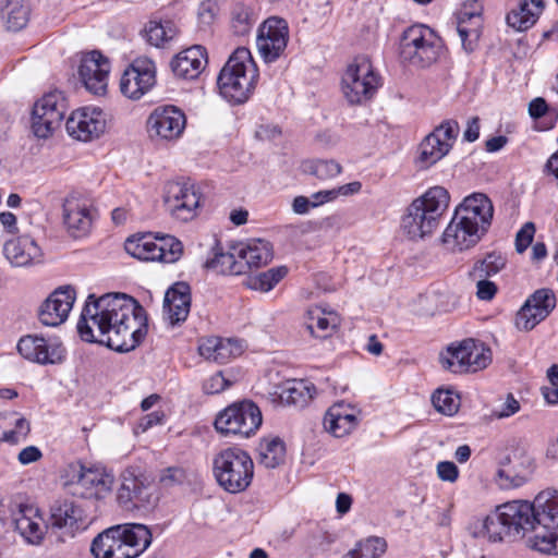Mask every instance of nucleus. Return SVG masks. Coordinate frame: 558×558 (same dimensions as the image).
<instances>
[{"label": "nucleus", "instance_id": "f257e3e1", "mask_svg": "<svg viewBox=\"0 0 558 558\" xmlns=\"http://www.w3.org/2000/svg\"><path fill=\"white\" fill-rule=\"evenodd\" d=\"M77 331L82 340L105 344L117 352L136 349L147 333L143 306L125 293L89 294L83 307Z\"/></svg>", "mask_w": 558, "mask_h": 558}, {"label": "nucleus", "instance_id": "f03ea898", "mask_svg": "<svg viewBox=\"0 0 558 558\" xmlns=\"http://www.w3.org/2000/svg\"><path fill=\"white\" fill-rule=\"evenodd\" d=\"M498 507L512 537L524 538L533 550L558 555L557 490H543L533 502L513 500Z\"/></svg>", "mask_w": 558, "mask_h": 558}, {"label": "nucleus", "instance_id": "7ed1b4c3", "mask_svg": "<svg viewBox=\"0 0 558 558\" xmlns=\"http://www.w3.org/2000/svg\"><path fill=\"white\" fill-rule=\"evenodd\" d=\"M150 530L140 523L110 526L92 542L95 558H137L151 544Z\"/></svg>", "mask_w": 558, "mask_h": 558}, {"label": "nucleus", "instance_id": "20e7f679", "mask_svg": "<svg viewBox=\"0 0 558 558\" xmlns=\"http://www.w3.org/2000/svg\"><path fill=\"white\" fill-rule=\"evenodd\" d=\"M449 193L442 186H434L414 199L402 217L401 228L411 240L423 239L438 227L439 219L448 208Z\"/></svg>", "mask_w": 558, "mask_h": 558}, {"label": "nucleus", "instance_id": "39448f33", "mask_svg": "<svg viewBox=\"0 0 558 558\" xmlns=\"http://www.w3.org/2000/svg\"><path fill=\"white\" fill-rule=\"evenodd\" d=\"M258 81V69L251 51L236 48L221 69L217 84L223 98L235 104L246 101Z\"/></svg>", "mask_w": 558, "mask_h": 558}, {"label": "nucleus", "instance_id": "423d86ee", "mask_svg": "<svg viewBox=\"0 0 558 558\" xmlns=\"http://www.w3.org/2000/svg\"><path fill=\"white\" fill-rule=\"evenodd\" d=\"M213 474L226 492H244L252 483L254 463L250 454L241 448L229 447L220 450L213 459Z\"/></svg>", "mask_w": 558, "mask_h": 558}, {"label": "nucleus", "instance_id": "0eeeda50", "mask_svg": "<svg viewBox=\"0 0 558 558\" xmlns=\"http://www.w3.org/2000/svg\"><path fill=\"white\" fill-rule=\"evenodd\" d=\"M442 50V39L424 24L409 26L400 38V59L417 68H426L435 63Z\"/></svg>", "mask_w": 558, "mask_h": 558}, {"label": "nucleus", "instance_id": "6e6552de", "mask_svg": "<svg viewBox=\"0 0 558 558\" xmlns=\"http://www.w3.org/2000/svg\"><path fill=\"white\" fill-rule=\"evenodd\" d=\"M61 478L68 492L84 499H102L112 489L113 475L100 468H86L80 462L69 463Z\"/></svg>", "mask_w": 558, "mask_h": 558}, {"label": "nucleus", "instance_id": "1a4fd4ad", "mask_svg": "<svg viewBox=\"0 0 558 558\" xmlns=\"http://www.w3.org/2000/svg\"><path fill=\"white\" fill-rule=\"evenodd\" d=\"M262 412L252 401L235 402L221 411L215 427L222 435H234L247 438L262 425Z\"/></svg>", "mask_w": 558, "mask_h": 558}, {"label": "nucleus", "instance_id": "9d476101", "mask_svg": "<svg viewBox=\"0 0 558 558\" xmlns=\"http://www.w3.org/2000/svg\"><path fill=\"white\" fill-rule=\"evenodd\" d=\"M378 85L379 78L367 57L355 58L342 76L343 95L352 105L371 99Z\"/></svg>", "mask_w": 558, "mask_h": 558}, {"label": "nucleus", "instance_id": "9b49d317", "mask_svg": "<svg viewBox=\"0 0 558 558\" xmlns=\"http://www.w3.org/2000/svg\"><path fill=\"white\" fill-rule=\"evenodd\" d=\"M68 112V102L62 92L53 90L38 99L32 112V130L36 137L48 138L58 130Z\"/></svg>", "mask_w": 558, "mask_h": 558}, {"label": "nucleus", "instance_id": "f8f14e48", "mask_svg": "<svg viewBox=\"0 0 558 558\" xmlns=\"http://www.w3.org/2000/svg\"><path fill=\"white\" fill-rule=\"evenodd\" d=\"M492 361L490 349L473 339L463 340L458 347H449L441 355L444 368L452 373H475Z\"/></svg>", "mask_w": 558, "mask_h": 558}, {"label": "nucleus", "instance_id": "ddd939ff", "mask_svg": "<svg viewBox=\"0 0 558 558\" xmlns=\"http://www.w3.org/2000/svg\"><path fill=\"white\" fill-rule=\"evenodd\" d=\"M163 202L173 218L185 222L196 216L201 204V192L190 181H170L165 185Z\"/></svg>", "mask_w": 558, "mask_h": 558}, {"label": "nucleus", "instance_id": "4468645a", "mask_svg": "<svg viewBox=\"0 0 558 558\" xmlns=\"http://www.w3.org/2000/svg\"><path fill=\"white\" fill-rule=\"evenodd\" d=\"M459 134V124L446 120L425 136L418 146L417 161L422 168H428L442 159L452 148Z\"/></svg>", "mask_w": 558, "mask_h": 558}, {"label": "nucleus", "instance_id": "2eb2a0df", "mask_svg": "<svg viewBox=\"0 0 558 558\" xmlns=\"http://www.w3.org/2000/svg\"><path fill=\"white\" fill-rule=\"evenodd\" d=\"M289 40V27L283 19L271 16L258 27L256 46L267 63L279 59L284 52Z\"/></svg>", "mask_w": 558, "mask_h": 558}, {"label": "nucleus", "instance_id": "dca6fc26", "mask_svg": "<svg viewBox=\"0 0 558 558\" xmlns=\"http://www.w3.org/2000/svg\"><path fill=\"white\" fill-rule=\"evenodd\" d=\"M107 114L98 107H85L72 112L65 122L70 136L87 142L105 133Z\"/></svg>", "mask_w": 558, "mask_h": 558}, {"label": "nucleus", "instance_id": "f3484780", "mask_svg": "<svg viewBox=\"0 0 558 558\" xmlns=\"http://www.w3.org/2000/svg\"><path fill=\"white\" fill-rule=\"evenodd\" d=\"M156 83V66L149 59H136L123 73L120 89L130 99H140Z\"/></svg>", "mask_w": 558, "mask_h": 558}, {"label": "nucleus", "instance_id": "a211bd4d", "mask_svg": "<svg viewBox=\"0 0 558 558\" xmlns=\"http://www.w3.org/2000/svg\"><path fill=\"white\" fill-rule=\"evenodd\" d=\"M486 232L476 222L464 219L457 213L442 233V244L450 252H463L475 246Z\"/></svg>", "mask_w": 558, "mask_h": 558}, {"label": "nucleus", "instance_id": "6ab92c4d", "mask_svg": "<svg viewBox=\"0 0 558 558\" xmlns=\"http://www.w3.org/2000/svg\"><path fill=\"white\" fill-rule=\"evenodd\" d=\"M185 124L186 118L182 110L174 106H163L150 113L147 130L151 137L175 141L182 135Z\"/></svg>", "mask_w": 558, "mask_h": 558}, {"label": "nucleus", "instance_id": "aec40b11", "mask_svg": "<svg viewBox=\"0 0 558 558\" xmlns=\"http://www.w3.org/2000/svg\"><path fill=\"white\" fill-rule=\"evenodd\" d=\"M117 501L125 510L148 509L157 502L154 487L132 474L123 475L117 492Z\"/></svg>", "mask_w": 558, "mask_h": 558}, {"label": "nucleus", "instance_id": "412c9836", "mask_svg": "<svg viewBox=\"0 0 558 558\" xmlns=\"http://www.w3.org/2000/svg\"><path fill=\"white\" fill-rule=\"evenodd\" d=\"M75 301V290L70 287L56 289L41 304L39 320L45 326L57 327L64 323Z\"/></svg>", "mask_w": 558, "mask_h": 558}, {"label": "nucleus", "instance_id": "4be33fe9", "mask_svg": "<svg viewBox=\"0 0 558 558\" xmlns=\"http://www.w3.org/2000/svg\"><path fill=\"white\" fill-rule=\"evenodd\" d=\"M17 351L28 361L39 364H57L64 359V349L57 341L48 342L37 336H25L17 343Z\"/></svg>", "mask_w": 558, "mask_h": 558}, {"label": "nucleus", "instance_id": "5701e85b", "mask_svg": "<svg viewBox=\"0 0 558 558\" xmlns=\"http://www.w3.org/2000/svg\"><path fill=\"white\" fill-rule=\"evenodd\" d=\"M109 72V60L97 50L87 53L78 69L85 87L95 95L106 92Z\"/></svg>", "mask_w": 558, "mask_h": 558}, {"label": "nucleus", "instance_id": "b1692460", "mask_svg": "<svg viewBox=\"0 0 558 558\" xmlns=\"http://www.w3.org/2000/svg\"><path fill=\"white\" fill-rule=\"evenodd\" d=\"M94 209L84 198L68 197L63 203V222L73 238L86 235L92 228Z\"/></svg>", "mask_w": 558, "mask_h": 558}, {"label": "nucleus", "instance_id": "393cba45", "mask_svg": "<svg viewBox=\"0 0 558 558\" xmlns=\"http://www.w3.org/2000/svg\"><path fill=\"white\" fill-rule=\"evenodd\" d=\"M49 524L72 537L85 525L84 511L72 500L58 499L50 507Z\"/></svg>", "mask_w": 558, "mask_h": 558}, {"label": "nucleus", "instance_id": "a878e982", "mask_svg": "<svg viewBox=\"0 0 558 558\" xmlns=\"http://www.w3.org/2000/svg\"><path fill=\"white\" fill-rule=\"evenodd\" d=\"M191 308V288L184 281L175 282L170 287L163 300V317L170 325L184 322Z\"/></svg>", "mask_w": 558, "mask_h": 558}, {"label": "nucleus", "instance_id": "bb28decb", "mask_svg": "<svg viewBox=\"0 0 558 558\" xmlns=\"http://www.w3.org/2000/svg\"><path fill=\"white\" fill-rule=\"evenodd\" d=\"M454 213L464 219L476 222L477 227L487 232L494 216V206L484 193H473L462 201Z\"/></svg>", "mask_w": 558, "mask_h": 558}, {"label": "nucleus", "instance_id": "cd10ccee", "mask_svg": "<svg viewBox=\"0 0 558 558\" xmlns=\"http://www.w3.org/2000/svg\"><path fill=\"white\" fill-rule=\"evenodd\" d=\"M206 64V49L196 45L179 52L171 61V69L178 77L194 80L204 71Z\"/></svg>", "mask_w": 558, "mask_h": 558}, {"label": "nucleus", "instance_id": "c85d7f7f", "mask_svg": "<svg viewBox=\"0 0 558 558\" xmlns=\"http://www.w3.org/2000/svg\"><path fill=\"white\" fill-rule=\"evenodd\" d=\"M323 424L326 432L340 438L349 435L356 428L359 418L350 404L341 402L328 409Z\"/></svg>", "mask_w": 558, "mask_h": 558}, {"label": "nucleus", "instance_id": "c756f323", "mask_svg": "<svg viewBox=\"0 0 558 558\" xmlns=\"http://www.w3.org/2000/svg\"><path fill=\"white\" fill-rule=\"evenodd\" d=\"M3 253L11 265L25 267L41 259V250L28 235L19 236L5 242Z\"/></svg>", "mask_w": 558, "mask_h": 558}, {"label": "nucleus", "instance_id": "7c9ffc66", "mask_svg": "<svg viewBox=\"0 0 558 558\" xmlns=\"http://www.w3.org/2000/svg\"><path fill=\"white\" fill-rule=\"evenodd\" d=\"M473 4L478 7L476 0L468 1L458 17L457 33L460 37L463 49L472 52L480 36L481 12Z\"/></svg>", "mask_w": 558, "mask_h": 558}, {"label": "nucleus", "instance_id": "2f4dec72", "mask_svg": "<svg viewBox=\"0 0 558 558\" xmlns=\"http://www.w3.org/2000/svg\"><path fill=\"white\" fill-rule=\"evenodd\" d=\"M543 10V0H520L518 7L507 14V24L518 32L527 31L537 22Z\"/></svg>", "mask_w": 558, "mask_h": 558}, {"label": "nucleus", "instance_id": "473e14b6", "mask_svg": "<svg viewBox=\"0 0 558 558\" xmlns=\"http://www.w3.org/2000/svg\"><path fill=\"white\" fill-rule=\"evenodd\" d=\"M235 254L243 262L244 272L253 267H262L272 259L270 243L259 239L235 245Z\"/></svg>", "mask_w": 558, "mask_h": 558}, {"label": "nucleus", "instance_id": "72a5a7b5", "mask_svg": "<svg viewBox=\"0 0 558 558\" xmlns=\"http://www.w3.org/2000/svg\"><path fill=\"white\" fill-rule=\"evenodd\" d=\"M531 460L517 454L508 459L507 464L498 470V484L501 488L519 487L525 483L530 475Z\"/></svg>", "mask_w": 558, "mask_h": 558}, {"label": "nucleus", "instance_id": "f704fd0d", "mask_svg": "<svg viewBox=\"0 0 558 558\" xmlns=\"http://www.w3.org/2000/svg\"><path fill=\"white\" fill-rule=\"evenodd\" d=\"M205 267L217 274L241 275L244 274L243 262L235 254V246L231 252H222L218 246L213 248V256L207 258Z\"/></svg>", "mask_w": 558, "mask_h": 558}, {"label": "nucleus", "instance_id": "c9c22d12", "mask_svg": "<svg viewBox=\"0 0 558 558\" xmlns=\"http://www.w3.org/2000/svg\"><path fill=\"white\" fill-rule=\"evenodd\" d=\"M1 13L7 28L17 32L27 25L31 8L27 0H5Z\"/></svg>", "mask_w": 558, "mask_h": 558}, {"label": "nucleus", "instance_id": "e433bc0d", "mask_svg": "<svg viewBox=\"0 0 558 558\" xmlns=\"http://www.w3.org/2000/svg\"><path fill=\"white\" fill-rule=\"evenodd\" d=\"M507 264L506 257L499 252H490L477 258L469 271L471 279L488 278L500 272Z\"/></svg>", "mask_w": 558, "mask_h": 558}, {"label": "nucleus", "instance_id": "4c0bfd02", "mask_svg": "<svg viewBox=\"0 0 558 558\" xmlns=\"http://www.w3.org/2000/svg\"><path fill=\"white\" fill-rule=\"evenodd\" d=\"M156 235L142 234L126 240L125 251L140 260H157Z\"/></svg>", "mask_w": 558, "mask_h": 558}, {"label": "nucleus", "instance_id": "58836bf2", "mask_svg": "<svg viewBox=\"0 0 558 558\" xmlns=\"http://www.w3.org/2000/svg\"><path fill=\"white\" fill-rule=\"evenodd\" d=\"M337 326L336 317H326L317 307L306 313L305 328L314 337L325 339L331 335Z\"/></svg>", "mask_w": 558, "mask_h": 558}, {"label": "nucleus", "instance_id": "ea45409f", "mask_svg": "<svg viewBox=\"0 0 558 558\" xmlns=\"http://www.w3.org/2000/svg\"><path fill=\"white\" fill-rule=\"evenodd\" d=\"M286 454L284 442L275 437L271 439H263L259 445V463L267 469H274L283 462Z\"/></svg>", "mask_w": 558, "mask_h": 558}, {"label": "nucleus", "instance_id": "a19ab883", "mask_svg": "<svg viewBox=\"0 0 558 558\" xmlns=\"http://www.w3.org/2000/svg\"><path fill=\"white\" fill-rule=\"evenodd\" d=\"M478 534L487 537L490 542H500L507 536L512 537L499 507L484 519Z\"/></svg>", "mask_w": 558, "mask_h": 558}, {"label": "nucleus", "instance_id": "79ce46f5", "mask_svg": "<svg viewBox=\"0 0 558 558\" xmlns=\"http://www.w3.org/2000/svg\"><path fill=\"white\" fill-rule=\"evenodd\" d=\"M145 34L150 45L161 47L175 36L177 27L172 21L151 20L145 27Z\"/></svg>", "mask_w": 558, "mask_h": 558}, {"label": "nucleus", "instance_id": "37998d69", "mask_svg": "<svg viewBox=\"0 0 558 558\" xmlns=\"http://www.w3.org/2000/svg\"><path fill=\"white\" fill-rule=\"evenodd\" d=\"M32 508H21L14 518L15 529L29 543L37 544L41 541L44 532L40 523L31 518L26 512H32Z\"/></svg>", "mask_w": 558, "mask_h": 558}, {"label": "nucleus", "instance_id": "c03bdc74", "mask_svg": "<svg viewBox=\"0 0 558 558\" xmlns=\"http://www.w3.org/2000/svg\"><path fill=\"white\" fill-rule=\"evenodd\" d=\"M301 168L303 173L314 175L323 181L333 179L342 171L341 165L332 159L305 160Z\"/></svg>", "mask_w": 558, "mask_h": 558}, {"label": "nucleus", "instance_id": "a18cd8bd", "mask_svg": "<svg viewBox=\"0 0 558 558\" xmlns=\"http://www.w3.org/2000/svg\"><path fill=\"white\" fill-rule=\"evenodd\" d=\"M315 392L316 389L312 383L296 380L283 390L282 398L289 404L303 408L313 399Z\"/></svg>", "mask_w": 558, "mask_h": 558}, {"label": "nucleus", "instance_id": "49530a36", "mask_svg": "<svg viewBox=\"0 0 558 558\" xmlns=\"http://www.w3.org/2000/svg\"><path fill=\"white\" fill-rule=\"evenodd\" d=\"M157 260L162 263H175L183 254V244L173 235H156Z\"/></svg>", "mask_w": 558, "mask_h": 558}, {"label": "nucleus", "instance_id": "de8ad7c7", "mask_svg": "<svg viewBox=\"0 0 558 558\" xmlns=\"http://www.w3.org/2000/svg\"><path fill=\"white\" fill-rule=\"evenodd\" d=\"M386 547L387 544L384 538L371 536L360 541L342 558H379L386 551Z\"/></svg>", "mask_w": 558, "mask_h": 558}, {"label": "nucleus", "instance_id": "09e8293b", "mask_svg": "<svg viewBox=\"0 0 558 558\" xmlns=\"http://www.w3.org/2000/svg\"><path fill=\"white\" fill-rule=\"evenodd\" d=\"M255 21L256 17L250 7L243 3H235L233 5L231 11V29L234 35H247L251 32Z\"/></svg>", "mask_w": 558, "mask_h": 558}, {"label": "nucleus", "instance_id": "8fccbe9b", "mask_svg": "<svg viewBox=\"0 0 558 558\" xmlns=\"http://www.w3.org/2000/svg\"><path fill=\"white\" fill-rule=\"evenodd\" d=\"M288 274V268L284 266L270 268L267 271L260 272L250 279V288L263 292L270 291L281 279Z\"/></svg>", "mask_w": 558, "mask_h": 558}, {"label": "nucleus", "instance_id": "3c124183", "mask_svg": "<svg viewBox=\"0 0 558 558\" xmlns=\"http://www.w3.org/2000/svg\"><path fill=\"white\" fill-rule=\"evenodd\" d=\"M361 190L360 182H351L344 185H341L337 189L319 191L311 195L310 199L312 203V207H318L324 205L325 203H329L335 201L339 195H351L357 193Z\"/></svg>", "mask_w": 558, "mask_h": 558}, {"label": "nucleus", "instance_id": "603ef678", "mask_svg": "<svg viewBox=\"0 0 558 558\" xmlns=\"http://www.w3.org/2000/svg\"><path fill=\"white\" fill-rule=\"evenodd\" d=\"M432 403L436 411L445 415H453L460 407V398L450 390H436L432 396Z\"/></svg>", "mask_w": 558, "mask_h": 558}, {"label": "nucleus", "instance_id": "864d4df0", "mask_svg": "<svg viewBox=\"0 0 558 558\" xmlns=\"http://www.w3.org/2000/svg\"><path fill=\"white\" fill-rule=\"evenodd\" d=\"M524 303H530L533 307L538 310V316H549L556 307V296L550 289H538L532 293Z\"/></svg>", "mask_w": 558, "mask_h": 558}, {"label": "nucleus", "instance_id": "5fc2aeb1", "mask_svg": "<svg viewBox=\"0 0 558 558\" xmlns=\"http://www.w3.org/2000/svg\"><path fill=\"white\" fill-rule=\"evenodd\" d=\"M546 318L547 316L539 317L538 310L530 305V303H524L515 315L514 325L518 330L527 332Z\"/></svg>", "mask_w": 558, "mask_h": 558}, {"label": "nucleus", "instance_id": "6e6d98bb", "mask_svg": "<svg viewBox=\"0 0 558 558\" xmlns=\"http://www.w3.org/2000/svg\"><path fill=\"white\" fill-rule=\"evenodd\" d=\"M335 542V536L324 530L315 529L306 537V547L312 555H318L329 550Z\"/></svg>", "mask_w": 558, "mask_h": 558}, {"label": "nucleus", "instance_id": "4d7b16f0", "mask_svg": "<svg viewBox=\"0 0 558 558\" xmlns=\"http://www.w3.org/2000/svg\"><path fill=\"white\" fill-rule=\"evenodd\" d=\"M217 351L216 363L225 364L242 353V344L238 340L220 338Z\"/></svg>", "mask_w": 558, "mask_h": 558}, {"label": "nucleus", "instance_id": "13d9d810", "mask_svg": "<svg viewBox=\"0 0 558 558\" xmlns=\"http://www.w3.org/2000/svg\"><path fill=\"white\" fill-rule=\"evenodd\" d=\"M29 432V422L24 417H20L15 422L14 429L3 432L2 440L15 445L19 444L21 440H25Z\"/></svg>", "mask_w": 558, "mask_h": 558}, {"label": "nucleus", "instance_id": "bf43d9fd", "mask_svg": "<svg viewBox=\"0 0 558 558\" xmlns=\"http://www.w3.org/2000/svg\"><path fill=\"white\" fill-rule=\"evenodd\" d=\"M230 386L231 381L225 376L223 372H217L204 381L203 390L207 395H215Z\"/></svg>", "mask_w": 558, "mask_h": 558}, {"label": "nucleus", "instance_id": "052dcab7", "mask_svg": "<svg viewBox=\"0 0 558 558\" xmlns=\"http://www.w3.org/2000/svg\"><path fill=\"white\" fill-rule=\"evenodd\" d=\"M535 233V226L533 222H526L515 235V250L522 254L530 246Z\"/></svg>", "mask_w": 558, "mask_h": 558}, {"label": "nucleus", "instance_id": "680f3d73", "mask_svg": "<svg viewBox=\"0 0 558 558\" xmlns=\"http://www.w3.org/2000/svg\"><path fill=\"white\" fill-rule=\"evenodd\" d=\"M476 296L482 301H490L497 293L498 288L487 278H476Z\"/></svg>", "mask_w": 558, "mask_h": 558}, {"label": "nucleus", "instance_id": "e2e57ef3", "mask_svg": "<svg viewBox=\"0 0 558 558\" xmlns=\"http://www.w3.org/2000/svg\"><path fill=\"white\" fill-rule=\"evenodd\" d=\"M185 480V471L182 468L170 466L162 471L160 483L165 486H173L183 483Z\"/></svg>", "mask_w": 558, "mask_h": 558}, {"label": "nucleus", "instance_id": "0e129e2a", "mask_svg": "<svg viewBox=\"0 0 558 558\" xmlns=\"http://www.w3.org/2000/svg\"><path fill=\"white\" fill-rule=\"evenodd\" d=\"M436 470L438 477L444 482L454 483L459 477V469L451 461H440Z\"/></svg>", "mask_w": 558, "mask_h": 558}, {"label": "nucleus", "instance_id": "69168bd1", "mask_svg": "<svg viewBox=\"0 0 558 558\" xmlns=\"http://www.w3.org/2000/svg\"><path fill=\"white\" fill-rule=\"evenodd\" d=\"M520 410L519 401L509 393L499 410L493 411V416L496 418H506L515 414Z\"/></svg>", "mask_w": 558, "mask_h": 558}, {"label": "nucleus", "instance_id": "338daca9", "mask_svg": "<svg viewBox=\"0 0 558 558\" xmlns=\"http://www.w3.org/2000/svg\"><path fill=\"white\" fill-rule=\"evenodd\" d=\"M220 344V338L210 337L203 340L198 347L199 354L208 361L216 362V354L218 345Z\"/></svg>", "mask_w": 558, "mask_h": 558}, {"label": "nucleus", "instance_id": "774afa93", "mask_svg": "<svg viewBox=\"0 0 558 558\" xmlns=\"http://www.w3.org/2000/svg\"><path fill=\"white\" fill-rule=\"evenodd\" d=\"M215 8V3L210 0L201 2L197 10V16L201 24L210 25L214 22L216 16Z\"/></svg>", "mask_w": 558, "mask_h": 558}]
</instances>
